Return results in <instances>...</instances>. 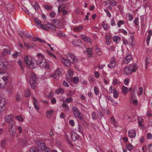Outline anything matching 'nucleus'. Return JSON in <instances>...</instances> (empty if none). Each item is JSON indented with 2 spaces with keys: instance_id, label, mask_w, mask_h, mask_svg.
Returning a JSON list of instances; mask_svg holds the SVG:
<instances>
[{
  "instance_id": "obj_1",
  "label": "nucleus",
  "mask_w": 152,
  "mask_h": 152,
  "mask_svg": "<svg viewBox=\"0 0 152 152\" xmlns=\"http://www.w3.org/2000/svg\"><path fill=\"white\" fill-rule=\"evenodd\" d=\"M37 56L38 57V60L36 61V64L33 62L31 58H29L28 56L25 57L24 61L27 66L30 68L34 69L36 67V66L38 65H40V66H42L43 67L49 69V64L45 61V60H44L43 56L41 53L38 54Z\"/></svg>"
},
{
  "instance_id": "obj_2",
  "label": "nucleus",
  "mask_w": 152,
  "mask_h": 152,
  "mask_svg": "<svg viewBox=\"0 0 152 152\" xmlns=\"http://www.w3.org/2000/svg\"><path fill=\"white\" fill-rule=\"evenodd\" d=\"M28 152H50V149L44 143H41L38 146L31 148Z\"/></svg>"
},
{
  "instance_id": "obj_3",
  "label": "nucleus",
  "mask_w": 152,
  "mask_h": 152,
  "mask_svg": "<svg viewBox=\"0 0 152 152\" xmlns=\"http://www.w3.org/2000/svg\"><path fill=\"white\" fill-rule=\"evenodd\" d=\"M72 110L73 114L76 118H79L80 120H82L83 119L81 113L80 112L79 110L76 107H73Z\"/></svg>"
},
{
  "instance_id": "obj_4",
  "label": "nucleus",
  "mask_w": 152,
  "mask_h": 152,
  "mask_svg": "<svg viewBox=\"0 0 152 152\" xmlns=\"http://www.w3.org/2000/svg\"><path fill=\"white\" fill-rule=\"evenodd\" d=\"M37 80L36 75L34 73L31 74L30 77V83L32 88L34 89L35 86V83Z\"/></svg>"
},
{
  "instance_id": "obj_5",
  "label": "nucleus",
  "mask_w": 152,
  "mask_h": 152,
  "mask_svg": "<svg viewBox=\"0 0 152 152\" xmlns=\"http://www.w3.org/2000/svg\"><path fill=\"white\" fill-rule=\"evenodd\" d=\"M66 57L69 61H70L71 60H72V62L71 63H76L78 61L77 59L75 57L74 55L72 53H69L66 55Z\"/></svg>"
},
{
  "instance_id": "obj_6",
  "label": "nucleus",
  "mask_w": 152,
  "mask_h": 152,
  "mask_svg": "<svg viewBox=\"0 0 152 152\" xmlns=\"http://www.w3.org/2000/svg\"><path fill=\"white\" fill-rule=\"evenodd\" d=\"M116 63L115 59L113 57H112L110 59L109 64L108 65V66L110 69L114 68L115 66Z\"/></svg>"
},
{
  "instance_id": "obj_7",
  "label": "nucleus",
  "mask_w": 152,
  "mask_h": 152,
  "mask_svg": "<svg viewBox=\"0 0 152 152\" xmlns=\"http://www.w3.org/2000/svg\"><path fill=\"white\" fill-rule=\"evenodd\" d=\"M61 74V72L59 70H58L55 72L54 74L50 75V77H52L53 79H57L59 77Z\"/></svg>"
},
{
  "instance_id": "obj_8",
  "label": "nucleus",
  "mask_w": 152,
  "mask_h": 152,
  "mask_svg": "<svg viewBox=\"0 0 152 152\" xmlns=\"http://www.w3.org/2000/svg\"><path fill=\"white\" fill-rule=\"evenodd\" d=\"M23 95L22 93L20 92H18L15 96V99L17 102H20L22 99Z\"/></svg>"
},
{
  "instance_id": "obj_9",
  "label": "nucleus",
  "mask_w": 152,
  "mask_h": 152,
  "mask_svg": "<svg viewBox=\"0 0 152 152\" xmlns=\"http://www.w3.org/2000/svg\"><path fill=\"white\" fill-rule=\"evenodd\" d=\"M61 61L64 65L67 67H69L71 66V63L72 62L69 61L68 59H66L64 58H62L61 59Z\"/></svg>"
},
{
  "instance_id": "obj_10",
  "label": "nucleus",
  "mask_w": 152,
  "mask_h": 152,
  "mask_svg": "<svg viewBox=\"0 0 152 152\" xmlns=\"http://www.w3.org/2000/svg\"><path fill=\"white\" fill-rule=\"evenodd\" d=\"M44 29L46 30H51L52 31H54V27L53 26L52 27L50 24V23L48 22L47 24H44Z\"/></svg>"
},
{
  "instance_id": "obj_11",
  "label": "nucleus",
  "mask_w": 152,
  "mask_h": 152,
  "mask_svg": "<svg viewBox=\"0 0 152 152\" xmlns=\"http://www.w3.org/2000/svg\"><path fill=\"white\" fill-rule=\"evenodd\" d=\"M50 24L52 27H54L55 30L57 27V23L58 22V20L56 19H52L51 21Z\"/></svg>"
},
{
  "instance_id": "obj_12",
  "label": "nucleus",
  "mask_w": 152,
  "mask_h": 152,
  "mask_svg": "<svg viewBox=\"0 0 152 152\" xmlns=\"http://www.w3.org/2000/svg\"><path fill=\"white\" fill-rule=\"evenodd\" d=\"M132 72L131 67L127 66L124 67V73L126 75H129Z\"/></svg>"
},
{
  "instance_id": "obj_13",
  "label": "nucleus",
  "mask_w": 152,
  "mask_h": 152,
  "mask_svg": "<svg viewBox=\"0 0 152 152\" xmlns=\"http://www.w3.org/2000/svg\"><path fill=\"white\" fill-rule=\"evenodd\" d=\"M18 142L19 145L22 144L25 145L27 144V142L26 140L24 139V138H22L18 140Z\"/></svg>"
},
{
  "instance_id": "obj_14",
  "label": "nucleus",
  "mask_w": 152,
  "mask_h": 152,
  "mask_svg": "<svg viewBox=\"0 0 152 152\" xmlns=\"http://www.w3.org/2000/svg\"><path fill=\"white\" fill-rule=\"evenodd\" d=\"M10 134L11 137H13L15 136L16 133V128L9 129Z\"/></svg>"
},
{
  "instance_id": "obj_15",
  "label": "nucleus",
  "mask_w": 152,
  "mask_h": 152,
  "mask_svg": "<svg viewBox=\"0 0 152 152\" xmlns=\"http://www.w3.org/2000/svg\"><path fill=\"white\" fill-rule=\"evenodd\" d=\"M128 134L129 137L131 138H132L135 136L136 133L134 130L132 129L129 131Z\"/></svg>"
},
{
  "instance_id": "obj_16",
  "label": "nucleus",
  "mask_w": 152,
  "mask_h": 152,
  "mask_svg": "<svg viewBox=\"0 0 152 152\" xmlns=\"http://www.w3.org/2000/svg\"><path fill=\"white\" fill-rule=\"evenodd\" d=\"M5 121L6 122H7L8 124L13 121L12 117H10V115H7L4 118Z\"/></svg>"
},
{
  "instance_id": "obj_17",
  "label": "nucleus",
  "mask_w": 152,
  "mask_h": 152,
  "mask_svg": "<svg viewBox=\"0 0 152 152\" xmlns=\"http://www.w3.org/2000/svg\"><path fill=\"white\" fill-rule=\"evenodd\" d=\"M70 136L72 140L73 141H75L78 138L77 135L75 132L70 134Z\"/></svg>"
},
{
  "instance_id": "obj_18",
  "label": "nucleus",
  "mask_w": 152,
  "mask_h": 152,
  "mask_svg": "<svg viewBox=\"0 0 152 152\" xmlns=\"http://www.w3.org/2000/svg\"><path fill=\"white\" fill-rule=\"evenodd\" d=\"M132 60L131 56L130 55H127L126 57L124 59V63L126 64H128Z\"/></svg>"
},
{
  "instance_id": "obj_19",
  "label": "nucleus",
  "mask_w": 152,
  "mask_h": 152,
  "mask_svg": "<svg viewBox=\"0 0 152 152\" xmlns=\"http://www.w3.org/2000/svg\"><path fill=\"white\" fill-rule=\"evenodd\" d=\"M81 43V41L80 39H76L72 42V44L75 46H79Z\"/></svg>"
},
{
  "instance_id": "obj_20",
  "label": "nucleus",
  "mask_w": 152,
  "mask_h": 152,
  "mask_svg": "<svg viewBox=\"0 0 152 152\" xmlns=\"http://www.w3.org/2000/svg\"><path fill=\"white\" fill-rule=\"evenodd\" d=\"M8 126L9 129L16 128L15 124L14 121L8 124Z\"/></svg>"
},
{
  "instance_id": "obj_21",
  "label": "nucleus",
  "mask_w": 152,
  "mask_h": 152,
  "mask_svg": "<svg viewBox=\"0 0 152 152\" xmlns=\"http://www.w3.org/2000/svg\"><path fill=\"white\" fill-rule=\"evenodd\" d=\"M66 4L64 3L60 5L58 7V12H61V10H63V9L65 8L66 7Z\"/></svg>"
},
{
  "instance_id": "obj_22",
  "label": "nucleus",
  "mask_w": 152,
  "mask_h": 152,
  "mask_svg": "<svg viewBox=\"0 0 152 152\" xmlns=\"http://www.w3.org/2000/svg\"><path fill=\"white\" fill-rule=\"evenodd\" d=\"M6 99L0 96V105H1V106L2 105H5L6 104Z\"/></svg>"
},
{
  "instance_id": "obj_23",
  "label": "nucleus",
  "mask_w": 152,
  "mask_h": 152,
  "mask_svg": "<svg viewBox=\"0 0 152 152\" xmlns=\"http://www.w3.org/2000/svg\"><path fill=\"white\" fill-rule=\"evenodd\" d=\"M130 67H132L131 68V71L132 72H135L137 69V65L135 63L132 64V66H130Z\"/></svg>"
},
{
  "instance_id": "obj_24",
  "label": "nucleus",
  "mask_w": 152,
  "mask_h": 152,
  "mask_svg": "<svg viewBox=\"0 0 152 152\" xmlns=\"http://www.w3.org/2000/svg\"><path fill=\"white\" fill-rule=\"evenodd\" d=\"M110 4L111 6H115L116 4L115 2L113 0H108L106 2V4Z\"/></svg>"
},
{
  "instance_id": "obj_25",
  "label": "nucleus",
  "mask_w": 152,
  "mask_h": 152,
  "mask_svg": "<svg viewBox=\"0 0 152 152\" xmlns=\"http://www.w3.org/2000/svg\"><path fill=\"white\" fill-rule=\"evenodd\" d=\"M113 96L115 99L117 98L119 96V93H118L116 89L114 91H113Z\"/></svg>"
},
{
  "instance_id": "obj_26",
  "label": "nucleus",
  "mask_w": 152,
  "mask_h": 152,
  "mask_svg": "<svg viewBox=\"0 0 152 152\" xmlns=\"http://www.w3.org/2000/svg\"><path fill=\"white\" fill-rule=\"evenodd\" d=\"M113 40L114 42H116L117 43H118L121 40V38L118 36H115L113 37Z\"/></svg>"
},
{
  "instance_id": "obj_27",
  "label": "nucleus",
  "mask_w": 152,
  "mask_h": 152,
  "mask_svg": "<svg viewBox=\"0 0 152 152\" xmlns=\"http://www.w3.org/2000/svg\"><path fill=\"white\" fill-rule=\"evenodd\" d=\"M1 82H4L5 83L4 86L7 83L8 81V77L7 76H3L2 78H0Z\"/></svg>"
},
{
  "instance_id": "obj_28",
  "label": "nucleus",
  "mask_w": 152,
  "mask_h": 152,
  "mask_svg": "<svg viewBox=\"0 0 152 152\" xmlns=\"http://www.w3.org/2000/svg\"><path fill=\"white\" fill-rule=\"evenodd\" d=\"M15 118L16 120L20 121H22L24 120L22 116L21 115L16 116L15 117Z\"/></svg>"
},
{
  "instance_id": "obj_29",
  "label": "nucleus",
  "mask_w": 152,
  "mask_h": 152,
  "mask_svg": "<svg viewBox=\"0 0 152 152\" xmlns=\"http://www.w3.org/2000/svg\"><path fill=\"white\" fill-rule=\"evenodd\" d=\"M111 42V37L109 36H107L106 37V43L107 45H109Z\"/></svg>"
},
{
  "instance_id": "obj_30",
  "label": "nucleus",
  "mask_w": 152,
  "mask_h": 152,
  "mask_svg": "<svg viewBox=\"0 0 152 152\" xmlns=\"http://www.w3.org/2000/svg\"><path fill=\"white\" fill-rule=\"evenodd\" d=\"M83 27L82 26H79L76 27L74 28V30L75 31H80L82 29Z\"/></svg>"
},
{
  "instance_id": "obj_31",
  "label": "nucleus",
  "mask_w": 152,
  "mask_h": 152,
  "mask_svg": "<svg viewBox=\"0 0 152 152\" xmlns=\"http://www.w3.org/2000/svg\"><path fill=\"white\" fill-rule=\"evenodd\" d=\"M64 90L61 88H60L59 89H57L56 91V92L57 94H58L59 93L62 94L64 93Z\"/></svg>"
},
{
  "instance_id": "obj_32",
  "label": "nucleus",
  "mask_w": 152,
  "mask_h": 152,
  "mask_svg": "<svg viewBox=\"0 0 152 152\" xmlns=\"http://www.w3.org/2000/svg\"><path fill=\"white\" fill-rule=\"evenodd\" d=\"M122 92L124 94H126L128 92V88L127 87L124 86L122 88Z\"/></svg>"
},
{
  "instance_id": "obj_33",
  "label": "nucleus",
  "mask_w": 152,
  "mask_h": 152,
  "mask_svg": "<svg viewBox=\"0 0 152 152\" xmlns=\"http://www.w3.org/2000/svg\"><path fill=\"white\" fill-rule=\"evenodd\" d=\"M126 146L127 149L129 151H131L133 148V145L130 143H128L126 144Z\"/></svg>"
},
{
  "instance_id": "obj_34",
  "label": "nucleus",
  "mask_w": 152,
  "mask_h": 152,
  "mask_svg": "<svg viewBox=\"0 0 152 152\" xmlns=\"http://www.w3.org/2000/svg\"><path fill=\"white\" fill-rule=\"evenodd\" d=\"M31 95L30 91L28 90L27 89L26 90L25 94V96L26 97H29Z\"/></svg>"
},
{
  "instance_id": "obj_35",
  "label": "nucleus",
  "mask_w": 152,
  "mask_h": 152,
  "mask_svg": "<svg viewBox=\"0 0 152 152\" xmlns=\"http://www.w3.org/2000/svg\"><path fill=\"white\" fill-rule=\"evenodd\" d=\"M20 55V53L19 52H15L14 54L12 55V57L15 58H17L18 56Z\"/></svg>"
},
{
  "instance_id": "obj_36",
  "label": "nucleus",
  "mask_w": 152,
  "mask_h": 152,
  "mask_svg": "<svg viewBox=\"0 0 152 152\" xmlns=\"http://www.w3.org/2000/svg\"><path fill=\"white\" fill-rule=\"evenodd\" d=\"M78 131L82 135L83 134V129L82 126L79 125Z\"/></svg>"
},
{
  "instance_id": "obj_37",
  "label": "nucleus",
  "mask_w": 152,
  "mask_h": 152,
  "mask_svg": "<svg viewBox=\"0 0 152 152\" xmlns=\"http://www.w3.org/2000/svg\"><path fill=\"white\" fill-rule=\"evenodd\" d=\"M73 75V72L72 70H69L67 72V76H69V77L71 78Z\"/></svg>"
},
{
  "instance_id": "obj_38",
  "label": "nucleus",
  "mask_w": 152,
  "mask_h": 152,
  "mask_svg": "<svg viewBox=\"0 0 152 152\" xmlns=\"http://www.w3.org/2000/svg\"><path fill=\"white\" fill-rule=\"evenodd\" d=\"M62 106L64 108H66L65 110H69V108L68 106L66 104V103L64 102L62 104Z\"/></svg>"
},
{
  "instance_id": "obj_39",
  "label": "nucleus",
  "mask_w": 152,
  "mask_h": 152,
  "mask_svg": "<svg viewBox=\"0 0 152 152\" xmlns=\"http://www.w3.org/2000/svg\"><path fill=\"white\" fill-rule=\"evenodd\" d=\"M87 52L88 55H90V56H91L92 55V52L91 49L90 48H87Z\"/></svg>"
},
{
  "instance_id": "obj_40",
  "label": "nucleus",
  "mask_w": 152,
  "mask_h": 152,
  "mask_svg": "<svg viewBox=\"0 0 152 152\" xmlns=\"http://www.w3.org/2000/svg\"><path fill=\"white\" fill-rule=\"evenodd\" d=\"M73 99L71 97L67 98L65 100V102L67 103H70L72 102Z\"/></svg>"
},
{
  "instance_id": "obj_41",
  "label": "nucleus",
  "mask_w": 152,
  "mask_h": 152,
  "mask_svg": "<svg viewBox=\"0 0 152 152\" xmlns=\"http://www.w3.org/2000/svg\"><path fill=\"white\" fill-rule=\"evenodd\" d=\"M44 8L46 10H50L53 7L51 6H49L48 5H44Z\"/></svg>"
},
{
  "instance_id": "obj_42",
  "label": "nucleus",
  "mask_w": 152,
  "mask_h": 152,
  "mask_svg": "<svg viewBox=\"0 0 152 152\" xmlns=\"http://www.w3.org/2000/svg\"><path fill=\"white\" fill-rule=\"evenodd\" d=\"M13 8V6L10 3H9L7 5V10H9L11 9H12Z\"/></svg>"
},
{
  "instance_id": "obj_43",
  "label": "nucleus",
  "mask_w": 152,
  "mask_h": 152,
  "mask_svg": "<svg viewBox=\"0 0 152 152\" xmlns=\"http://www.w3.org/2000/svg\"><path fill=\"white\" fill-rule=\"evenodd\" d=\"M94 93L96 95H98L99 94L98 89L96 87H95L94 88Z\"/></svg>"
},
{
  "instance_id": "obj_44",
  "label": "nucleus",
  "mask_w": 152,
  "mask_h": 152,
  "mask_svg": "<svg viewBox=\"0 0 152 152\" xmlns=\"http://www.w3.org/2000/svg\"><path fill=\"white\" fill-rule=\"evenodd\" d=\"M111 123L114 126H115L116 125L115 120L114 119L113 117L111 118Z\"/></svg>"
},
{
  "instance_id": "obj_45",
  "label": "nucleus",
  "mask_w": 152,
  "mask_h": 152,
  "mask_svg": "<svg viewBox=\"0 0 152 152\" xmlns=\"http://www.w3.org/2000/svg\"><path fill=\"white\" fill-rule=\"evenodd\" d=\"M79 79L77 77H75L73 80V81L75 84H77L78 81Z\"/></svg>"
},
{
  "instance_id": "obj_46",
  "label": "nucleus",
  "mask_w": 152,
  "mask_h": 152,
  "mask_svg": "<svg viewBox=\"0 0 152 152\" xmlns=\"http://www.w3.org/2000/svg\"><path fill=\"white\" fill-rule=\"evenodd\" d=\"M34 21L35 23L38 25H39L41 23V21L37 18H34Z\"/></svg>"
},
{
  "instance_id": "obj_47",
  "label": "nucleus",
  "mask_w": 152,
  "mask_h": 152,
  "mask_svg": "<svg viewBox=\"0 0 152 152\" xmlns=\"http://www.w3.org/2000/svg\"><path fill=\"white\" fill-rule=\"evenodd\" d=\"M34 7L35 10H37L39 8V5L38 4L37 2H35L34 5Z\"/></svg>"
},
{
  "instance_id": "obj_48",
  "label": "nucleus",
  "mask_w": 152,
  "mask_h": 152,
  "mask_svg": "<svg viewBox=\"0 0 152 152\" xmlns=\"http://www.w3.org/2000/svg\"><path fill=\"white\" fill-rule=\"evenodd\" d=\"M105 97L106 98H107L110 101L112 102H113V99L112 97L107 96H105Z\"/></svg>"
},
{
  "instance_id": "obj_49",
  "label": "nucleus",
  "mask_w": 152,
  "mask_h": 152,
  "mask_svg": "<svg viewBox=\"0 0 152 152\" xmlns=\"http://www.w3.org/2000/svg\"><path fill=\"white\" fill-rule=\"evenodd\" d=\"M53 111L51 110H50L48 111H47L46 113V114H47V117H48V115H51L53 114Z\"/></svg>"
},
{
  "instance_id": "obj_50",
  "label": "nucleus",
  "mask_w": 152,
  "mask_h": 152,
  "mask_svg": "<svg viewBox=\"0 0 152 152\" xmlns=\"http://www.w3.org/2000/svg\"><path fill=\"white\" fill-rule=\"evenodd\" d=\"M6 140H4L2 141L1 142V147L2 148L4 147L5 146V145L6 144Z\"/></svg>"
},
{
  "instance_id": "obj_51",
  "label": "nucleus",
  "mask_w": 152,
  "mask_h": 152,
  "mask_svg": "<svg viewBox=\"0 0 152 152\" xmlns=\"http://www.w3.org/2000/svg\"><path fill=\"white\" fill-rule=\"evenodd\" d=\"M47 52L48 54L50 56H53L55 58H56L55 56L49 50H47L46 51Z\"/></svg>"
},
{
  "instance_id": "obj_52",
  "label": "nucleus",
  "mask_w": 152,
  "mask_h": 152,
  "mask_svg": "<svg viewBox=\"0 0 152 152\" xmlns=\"http://www.w3.org/2000/svg\"><path fill=\"white\" fill-rule=\"evenodd\" d=\"M103 116L102 113L101 112H99L98 113V117L99 118L101 119L102 118Z\"/></svg>"
},
{
  "instance_id": "obj_53",
  "label": "nucleus",
  "mask_w": 152,
  "mask_h": 152,
  "mask_svg": "<svg viewBox=\"0 0 152 152\" xmlns=\"http://www.w3.org/2000/svg\"><path fill=\"white\" fill-rule=\"evenodd\" d=\"M104 11L106 13L107 15L110 18L111 16L110 13L106 9H104Z\"/></svg>"
},
{
  "instance_id": "obj_54",
  "label": "nucleus",
  "mask_w": 152,
  "mask_h": 152,
  "mask_svg": "<svg viewBox=\"0 0 152 152\" xmlns=\"http://www.w3.org/2000/svg\"><path fill=\"white\" fill-rule=\"evenodd\" d=\"M124 23V22L123 20H119L117 23L118 27H120L121 25L123 24Z\"/></svg>"
},
{
  "instance_id": "obj_55",
  "label": "nucleus",
  "mask_w": 152,
  "mask_h": 152,
  "mask_svg": "<svg viewBox=\"0 0 152 152\" xmlns=\"http://www.w3.org/2000/svg\"><path fill=\"white\" fill-rule=\"evenodd\" d=\"M116 89L114 87L111 86L109 89V91H110V93H113V91H114Z\"/></svg>"
},
{
  "instance_id": "obj_56",
  "label": "nucleus",
  "mask_w": 152,
  "mask_h": 152,
  "mask_svg": "<svg viewBox=\"0 0 152 152\" xmlns=\"http://www.w3.org/2000/svg\"><path fill=\"white\" fill-rule=\"evenodd\" d=\"M18 64L20 66L21 70H23V66H22V61L20 60H19V61H18Z\"/></svg>"
},
{
  "instance_id": "obj_57",
  "label": "nucleus",
  "mask_w": 152,
  "mask_h": 152,
  "mask_svg": "<svg viewBox=\"0 0 152 152\" xmlns=\"http://www.w3.org/2000/svg\"><path fill=\"white\" fill-rule=\"evenodd\" d=\"M130 80L128 78H126L124 80V83L126 85H128L129 82Z\"/></svg>"
},
{
  "instance_id": "obj_58",
  "label": "nucleus",
  "mask_w": 152,
  "mask_h": 152,
  "mask_svg": "<svg viewBox=\"0 0 152 152\" xmlns=\"http://www.w3.org/2000/svg\"><path fill=\"white\" fill-rule=\"evenodd\" d=\"M92 118L93 119L95 120L96 119V114L95 112H93L92 113Z\"/></svg>"
},
{
  "instance_id": "obj_59",
  "label": "nucleus",
  "mask_w": 152,
  "mask_h": 152,
  "mask_svg": "<svg viewBox=\"0 0 152 152\" xmlns=\"http://www.w3.org/2000/svg\"><path fill=\"white\" fill-rule=\"evenodd\" d=\"M102 25L104 29H107V25L104 22L102 23Z\"/></svg>"
},
{
  "instance_id": "obj_60",
  "label": "nucleus",
  "mask_w": 152,
  "mask_h": 152,
  "mask_svg": "<svg viewBox=\"0 0 152 152\" xmlns=\"http://www.w3.org/2000/svg\"><path fill=\"white\" fill-rule=\"evenodd\" d=\"M134 23L136 25H137L138 24V18H136L135 20H134Z\"/></svg>"
},
{
  "instance_id": "obj_61",
  "label": "nucleus",
  "mask_w": 152,
  "mask_h": 152,
  "mask_svg": "<svg viewBox=\"0 0 152 152\" xmlns=\"http://www.w3.org/2000/svg\"><path fill=\"white\" fill-rule=\"evenodd\" d=\"M151 37H150V36L148 35L147 38L146 39V42L148 45H149V41Z\"/></svg>"
},
{
  "instance_id": "obj_62",
  "label": "nucleus",
  "mask_w": 152,
  "mask_h": 152,
  "mask_svg": "<svg viewBox=\"0 0 152 152\" xmlns=\"http://www.w3.org/2000/svg\"><path fill=\"white\" fill-rule=\"evenodd\" d=\"M150 63V61H148V58L147 57L146 58V61H145V67L146 68H147L148 65L149 63Z\"/></svg>"
},
{
  "instance_id": "obj_63",
  "label": "nucleus",
  "mask_w": 152,
  "mask_h": 152,
  "mask_svg": "<svg viewBox=\"0 0 152 152\" xmlns=\"http://www.w3.org/2000/svg\"><path fill=\"white\" fill-rule=\"evenodd\" d=\"M50 16L51 18H54L56 15V14L53 12H51L50 14Z\"/></svg>"
},
{
  "instance_id": "obj_64",
  "label": "nucleus",
  "mask_w": 152,
  "mask_h": 152,
  "mask_svg": "<svg viewBox=\"0 0 152 152\" xmlns=\"http://www.w3.org/2000/svg\"><path fill=\"white\" fill-rule=\"evenodd\" d=\"M25 31H21L19 33V35L21 37H23V35H25Z\"/></svg>"
}]
</instances>
